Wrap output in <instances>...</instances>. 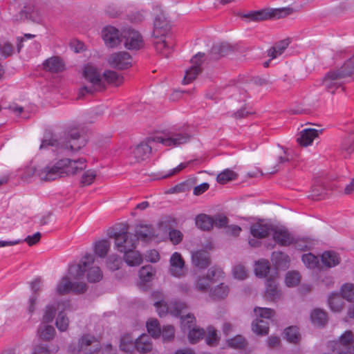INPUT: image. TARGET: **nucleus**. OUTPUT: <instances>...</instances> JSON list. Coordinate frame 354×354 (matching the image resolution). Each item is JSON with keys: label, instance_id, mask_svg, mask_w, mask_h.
<instances>
[{"label": "nucleus", "instance_id": "obj_1", "mask_svg": "<svg viewBox=\"0 0 354 354\" xmlns=\"http://www.w3.org/2000/svg\"><path fill=\"white\" fill-rule=\"evenodd\" d=\"M84 128L81 124L68 126L59 138H57L51 131H46L39 147L40 149L51 147L57 153L65 151L75 153L86 146L87 141L83 136Z\"/></svg>", "mask_w": 354, "mask_h": 354}, {"label": "nucleus", "instance_id": "obj_2", "mask_svg": "<svg viewBox=\"0 0 354 354\" xmlns=\"http://www.w3.org/2000/svg\"><path fill=\"white\" fill-rule=\"evenodd\" d=\"M86 159L81 158L77 160L63 158L53 165H48L43 169H34L33 174L41 180L50 181L58 178L74 175L86 169Z\"/></svg>", "mask_w": 354, "mask_h": 354}, {"label": "nucleus", "instance_id": "obj_3", "mask_svg": "<svg viewBox=\"0 0 354 354\" xmlns=\"http://www.w3.org/2000/svg\"><path fill=\"white\" fill-rule=\"evenodd\" d=\"M192 137L191 134L186 132L173 133L171 136L165 138L160 136L149 137L134 148L132 155L137 162H140L148 158L151 153L152 147L150 145L151 142L161 143L168 147H176L188 142Z\"/></svg>", "mask_w": 354, "mask_h": 354}, {"label": "nucleus", "instance_id": "obj_4", "mask_svg": "<svg viewBox=\"0 0 354 354\" xmlns=\"http://www.w3.org/2000/svg\"><path fill=\"white\" fill-rule=\"evenodd\" d=\"M354 74V55L348 59L344 64L336 69L326 73L322 80V85L325 89L331 93L343 86L345 79Z\"/></svg>", "mask_w": 354, "mask_h": 354}, {"label": "nucleus", "instance_id": "obj_5", "mask_svg": "<svg viewBox=\"0 0 354 354\" xmlns=\"http://www.w3.org/2000/svg\"><path fill=\"white\" fill-rule=\"evenodd\" d=\"M295 10L290 6L278 8H264L259 10H250L246 13L241 11L235 13L236 16L243 19H248L250 21H275L293 15Z\"/></svg>", "mask_w": 354, "mask_h": 354}, {"label": "nucleus", "instance_id": "obj_6", "mask_svg": "<svg viewBox=\"0 0 354 354\" xmlns=\"http://www.w3.org/2000/svg\"><path fill=\"white\" fill-rule=\"evenodd\" d=\"M104 13L111 19H120L128 22H142L146 20L147 12L145 10L123 12L122 9L113 4L107 5Z\"/></svg>", "mask_w": 354, "mask_h": 354}, {"label": "nucleus", "instance_id": "obj_7", "mask_svg": "<svg viewBox=\"0 0 354 354\" xmlns=\"http://www.w3.org/2000/svg\"><path fill=\"white\" fill-rule=\"evenodd\" d=\"M121 43L129 50H139L145 46L141 34L133 29L128 28L122 30Z\"/></svg>", "mask_w": 354, "mask_h": 354}, {"label": "nucleus", "instance_id": "obj_8", "mask_svg": "<svg viewBox=\"0 0 354 354\" xmlns=\"http://www.w3.org/2000/svg\"><path fill=\"white\" fill-rule=\"evenodd\" d=\"M353 344V334L348 330L340 336L339 340L333 343L332 348L337 354H354Z\"/></svg>", "mask_w": 354, "mask_h": 354}, {"label": "nucleus", "instance_id": "obj_9", "mask_svg": "<svg viewBox=\"0 0 354 354\" xmlns=\"http://www.w3.org/2000/svg\"><path fill=\"white\" fill-rule=\"evenodd\" d=\"M132 57L126 51H120L111 54L108 58L111 67L117 70H125L132 66Z\"/></svg>", "mask_w": 354, "mask_h": 354}, {"label": "nucleus", "instance_id": "obj_10", "mask_svg": "<svg viewBox=\"0 0 354 354\" xmlns=\"http://www.w3.org/2000/svg\"><path fill=\"white\" fill-rule=\"evenodd\" d=\"M102 37L107 47L115 48L121 44L122 32L115 27L108 25L102 29Z\"/></svg>", "mask_w": 354, "mask_h": 354}, {"label": "nucleus", "instance_id": "obj_11", "mask_svg": "<svg viewBox=\"0 0 354 354\" xmlns=\"http://www.w3.org/2000/svg\"><path fill=\"white\" fill-rule=\"evenodd\" d=\"M205 56V53H198L196 54L191 59L193 65L187 70L185 71L183 84H187L195 80L197 75L201 72V64L203 63L202 58Z\"/></svg>", "mask_w": 354, "mask_h": 354}, {"label": "nucleus", "instance_id": "obj_12", "mask_svg": "<svg viewBox=\"0 0 354 354\" xmlns=\"http://www.w3.org/2000/svg\"><path fill=\"white\" fill-rule=\"evenodd\" d=\"M127 229L122 230V232L115 241V248L120 252L124 253L131 249H136L137 239L133 234L128 232Z\"/></svg>", "mask_w": 354, "mask_h": 354}, {"label": "nucleus", "instance_id": "obj_13", "mask_svg": "<svg viewBox=\"0 0 354 354\" xmlns=\"http://www.w3.org/2000/svg\"><path fill=\"white\" fill-rule=\"evenodd\" d=\"M79 345L84 354H96L100 351V344L94 336L83 335L79 340Z\"/></svg>", "mask_w": 354, "mask_h": 354}, {"label": "nucleus", "instance_id": "obj_14", "mask_svg": "<svg viewBox=\"0 0 354 354\" xmlns=\"http://www.w3.org/2000/svg\"><path fill=\"white\" fill-rule=\"evenodd\" d=\"M276 279L277 275H271L266 279L264 297L267 301H276L281 297V290L279 288Z\"/></svg>", "mask_w": 354, "mask_h": 354}, {"label": "nucleus", "instance_id": "obj_15", "mask_svg": "<svg viewBox=\"0 0 354 354\" xmlns=\"http://www.w3.org/2000/svg\"><path fill=\"white\" fill-rule=\"evenodd\" d=\"M169 262V271L171 275L180 277L185 274V261L179 252L173 253Z\"/></svg>", "mask_w": 354, "mask_h": 354}, {"label": "nucleus", "instance_id": "obj_16", "mask_svg": "<svg viewBox=\"0 0 354 354\" xmlns=\"http://www.w3.org/2000/svg\"><path fill=\"white\" fill-rule=\"evenodd\" d=\"M192 261L194 266L199 269H205L211 263L209 254L204 250H197L193 252Z\"/></svg>", "mask_w": 354, "mask_h": 354}, {"label": "nucleus", "instance_id": "obj_17", "mask_svg": "<svg viewBox=\"0 0 354 354\" xmlns=\"http://www.w3.org/2000/svg\"><path fill=\"white\" fill-rule=\"evenodd\" d=\"M40 13L34 6H26L15 15L16 21L29 20L37 22L39 20Z\"/></svg>", "mask_w": 354, "mask_h": 354}, {"label": "nucleus", "instance_id": "obj_18", "mask_svg": "<svg viewBox=\"0 0 354 354\" xmlns=\"http://www.w3.org/2000/svg\"><path fill=\"white\" fill-rule=\"evenodd\" d=\"M271 261L276 270H286L289 268L290 259L289 256L281 251H274L272 253Z\"/></svg>", "mask_w": 354, "mask_h": 354}, {"label": "nucleus", "instance_id": "obj_19", "mask_svg": "<svg viewBox=\"0 0 354 354\" xmlns=\"http://www.w3.org/2000/svg\"><path fill=\"white\" fill-rule=\"evenodd\" d=\"M233 51V48L227 43H221L214 45L209 52V58L217 60L221 57L227 55Z\"/></svg>", "mask_w": 354, "mask_h": 354}, {"label": "nucleus", "instance_id": "obj_20", "mask_svg": "<svg viewBox=\"0 0 354 354\" xmlns=\"http://www.w3.org/2000/svg\"><path fill=\"white\" fill-rule=\"evenodd\" d=\"M43 66L45 71L53 73L62 72L65 68L62 59L57 56H53L45 60Z\"/></svg>", "mask_w": 354, "mask_h": 354}, {"label": "nucleus", "instance_id": "obj_21", "mask_svg": "<svg viewBox=\"0 0 354 354\" xmlns=\"http://www.w3.org/2000/svg\"><path fill=\"white\" fill-rule=\"evenodd\" d=\"M322 131V129H305L301 131L300 136L297 138V141L301 146L307 147L312 144L313 140L318 137L319 133Z\"/></svg>", "mask_w": 354, "mask_h": 354}, {"label": "nucleus", "instance_id": "obj_22", "mask_svg": "<svg viewBox=\"0 0 354 354\" xmlns=\"http://www.w3.org/2000/svg\"><path fill=\"white\" fill-rule=\"evenodd\" d=\"M273 230L272 225L256 223L250 227V234L254 238L261 239L269 236Z\"/></svg>", "mask_w": 354, "mask_h": 354}, {"label": "nucleus", "instance_id": "obj_23", "mask_svg": "<svg viewBox=\"0 0 354 354\" xmlns=\"http://www.w3.org/2000/svg\"><path fill=\"white\" fill-rule=\"evenodd\" d=\"M83 75L84 78L92 84L98 86H102V77L97 68L94 66L87 64L84 66Z\"/></svg>", "mask_w": 354, "mask_h": 354}, {"label": "nucleus", "instance_id": "obj_24", "mask_svg": "<svg viewBox=\"0 0 354 354\" xmlns=\"http://www.w3.org/2000/svg\"><path fill=\"white\" fill-rule=\"evenodd\" d=\"M153 345L148 335L142 334L136 339L135 350L142 354H146L152 351Z\"/></svg>", "mask_w": 354, "mask_h": 354}, {"label": "nucleus", "instance_id": "obj_25", "mask_svg": "<svg viewBox=\"0 0 354 354\" xmlns=\"http://www.w3.org/2000/svg\"><path fill=\"white\" fill-rule=\"evenodd\" d=\"M339 150L346 156H350L354 151V129L342 138Z\"/></svg>", "mask_w": 354, "mask_h": 354}, {"label": "nucleus", "instance_id": "obj_26", "mask_svg": "<svg viewBox=\"0 0 354 354\" xmlns=\"http://www.w3.org/2000/svg\"><path fill=\"white\" fill-rule=\"evenodd\" d=\"M272 237L274 241L281 246H289L294 242V239L291 237L289 232L286 230H275Z\"/></svg>", "mask_w": 354, "mask_h": 354}, {"label": "nucleus", "instance_id": "obj_27", "mask_svg": "<svg viewBox=\"0 0 354 354\" xmlns=\"http://www.w3.org/2000/svg\"><path fill=\"white\" fill-rule=\"evenodd\" d=\"M136 339L130 333H125L120 337V349L127 353H133L135 351Z\"/></svg>", "mask_w": 354, "mask_h": 354}, {"label": "nucleus", "instance_id": "obj_28", "mask_svg": "<svg viewBox=\"0 0 354 354\" xmlns=\"http://www.w3.org/2000/svg\"><path fill=\"white\" fill-rule=\"evenodd\" d=\"M321 259L324 265L328 268L335 267L340 263L339 254L332 250L325 251L322 254Z\"/></svg>", "mask_w": 354, "mask_h": 354}, {"label": "nucleus", "instance_id": "obj_29", "mask_svg": "<svg viewBox=\"0 0 354 354\" xmlns=\"http://www.w3.org/2000/svg\"><path fill=\"white\" fill-rule=\"evenodd\" d=\"M124 259L129 266H136L140 265L142 261V257L138 251L135 249H131L124 252Z\"/></svg>", "mask_w": 354, "mask_h": 354}, {"label": "nucleus", "instance_id": "obj_30", "mask_svg": "<svg viewBox=\"0 0 354 354\" xmlns=\"http://www.w3.org/2000/svg\"><path fill=\"white\" fill-rule=\"evenodd\" d=\"M310 319L314 324L324 326L328 322V314L323 309L315 308L311 312Z\"/></svg>", "mask_w": 354, "mask_h": 354}, {"label": "nucleus", "instance_id": "obj_31", "mask_svg": "<svg viewBox=\"0 0 354 354\" xmlns=\"http://www.w3.org/2000/svg\"><path fill=\"white\" fill-rule=\"evenodd\" d=\"M230 288L228 286L221 283L214 288L209 290V297L214 300H220L225 299L229 294Z\"/></svg>", "mask_w": 354, "mask_h": 354}, {"label": "nucleus", "instance_id": "obj_32", "mask_svg": "<svg viewBox=\"0 0 354 354\" xmlns=\"http://www.w3.org/2000/svg\"><path fill=\"white\" fill-rule=\"evenodd\" d=\"M327 194L328 189L324 185V183H317L312 186L308 198L313 201H319L324 198Z\"/></svg>", "mask_w": 354, "mask_h": 354}, {"label": "nucleus", "instance_id": "obj_33", "mask_svg": "<svg viewBox=\"0 0 354 354\" xmlns=\"http://www.w3.org/2000/svg\"><path fill=\"white\" fill-rule=\"evenodd\" d=\"M196 225L203 231H209L214 226L213 218L205 214H199L196 218Z\"/></svg>", "mask_w": 354, "mask_h": 354}, {"label": "nucleus", "instance_id": "obj_34", "mask_svg": "<svg viewBox=\"0 0 354 354\" xmlns=\"http://www.w3.org/2000/svg\"><path fill=\"white\" fill-rule=\"evenodd\" d=\"M226 344L229 348L243 350L248 346V342L243 335H236V336L227 339Z\"/></svg>", "mask_w": 354, "mask_h": 354}, {"label": "nucleus", "instance_id": "obj_35", "mask_svg": "<svg viewBox=\"0 0 354 354\" xmlns=\"http://www.w3.org/2000/svg\"><path fill=\"white\" fill-rule=\"evenodd\" d=\"M152 37L155 39L165 40V37L171 29L169 24H153Z\"/></svg>", "mask_w": 354, "mask_h": 354}, {"label": "nucleus", "instance_id": "obj_36", "mask_svg": "<svg viewBox=\"0 0 354 354\" xmlns=\"http://www.w3.org/2000/svg\"><path fill=\"white\" fill-rule=\"evenodd\" d=\"M343 297L342 294L332 293L328 299V305L333 312H340L343 308Z\"/></svg>", "mask_w": 354, "mask_h": 354}, {"label": "nucleus", "instance_id": "obj_37", "mask_svg": "<svg viewBox=\"0 0 354 354\" xmlns=\"http://www.w3.org/2000/svg\"><path fill=\"white\" fill-rule=\"evenodd\" d=\"M284 337L286 340L292 344H297L300 342L301 335L299 328L295 326H291L284 330Z\"/></svg>", "mask_w": 354, "mask_h": 354}, {"label": "nucleus", "instance_id": "obj_38", "mask_svg": "<svg viewBox=\"0 0 354 354\" xmlns=\"http://www.w3.org/2000/svg\"><path fill=\"white\" fill-rule=\"evenodd\" d=\"M270 266L268 260L261 259L256 262L254 272L257 277L263 278L267 277L270 272Z\"/></svg>", "mask_w": 354, "mask_h": 354}, {"label": "nucleus", "instance_id": "obj_39", "mask_svg": "<svg viewBox=\"0 0 354 354\" xmlns=\"http://www.w3.org/2000/svg\"><path fill=\"white\" fill-rule=\"evenodd\" d=\"M156 271L151 265L142 266L139 270V277L143 283L151 282L155 276Z\"/></svg>", "mask_w": 354, "mask_h": 354}, {"label": "nucleus", "instance_id": "obj_40", "mask_svg": "<svg viewBox=\"0 0 354 354\" xmlns=\"http://www.w3.org/2000/svg\"><path fill=\"white\" fill-rule=\"evenodd\" d=\"M153 235V230L151 227H149L147 225H142L140 226V229L136 230L133 236L137 239V242L138 240L146 242L151 240Z\"/></svg>", "mask_w": 354, "mask_h": 354}, {"label": "nucleus", "instance_id": "obj_41", "mask_svg": "<svg viewBox=\"0 0 354 354\" xmlns=\"http://www.w3.org/2000/svg\"><path fill=\"white\" fill-rule=\"evenodd\" d=\"M180 328L183 333L188 332L190 329L196 326V319L194 314L187 313L184 316H180Z\"/></svg>", "mask_w": 354, "mask_h": 354}, {"label": "nucleus", "instance_id": "obj_42", "mask_svg": "<svg viewBox=\"0 0 354 354\" xmlns=\"http://www.w3.org/2000/svg\"><path fill=\"white\" fill-rule=\"evenodd\" d=\"M111 243L107 239H102L95 242L94 246V252L96 255L101 258L106 256L110 250Z\"/></svg>", "mask_w": 354, "mask_h": 354}, {"label": "nucleus", "instance_id": "obj_43", "mask_svg": "<svg viewBox=\"0 0 354 354\" xmlns=\"http://www.w3.org/2000/svg\"><path fill=\"white\" fill-rule=\"evenodd\" d=\"M86 269L80 262L77 264L71 265L68 269V275L74 279H81L84 276Z\"/></svg>", "mask_w": 354, "mask_h": 354}, {"label": "nucleus", "instance_id": "obj_44", "mask_svg": "<svg viewBox=\"0 0 354 354\" xmlns=\"http://www.w3.org/2000/svg\"><path fill=\"white\" fill-rule=\"evenodd\" d=\"M187 308V305L186 303L180 301H175L171 302L169 304V312L170 313L175 316V317H179L180 318V316H184L185 315H183L185 310Z\"/></svg>", "mask_w": 354, "mask_h": 354}, {"label": "nucleus", "instance_id": "obj_45", "mask_svg": "<svg viewBox=\"0 0 354 354\" xmlns=\"http://www.w3.org/2000/svg\"><path fill=\"white\" fill-rule=\"evenodd\" d=\"M205 331L203 328L195 326L188 331V339L191 344H196L203 339Z\"/></svg>", "mask_w": 354, "mask_h": 354}, {"label": "nucleus", "instance_id": "obj_46", "mask_svg": "<svg viewBox=\"0 0 354 354\" xmlns=\"http://www.w3.org/2000/svg\"><path fill=\"white\" fill-rule=\"evenodd\" d=\"M254 313L256 315V317L271 320L275 316V310L270 308H262L256 306L254 308Z\"/></svg>", "mask_w": 354, "mask_h": 354}, {"label": "nucleus", "instance_id": "obj_47", "mask_svg": "<svg viewBox=\"0 0 354 354\" xmlns=\"http://www.w3.org/2000/svg\"><path fill=\"white\" fill-rule=\"evenodd\" d=\"M72 282L67 276L62 278L57 283L56 291L59 295H65L71 292Z\"/></svg>", "mask_w": 354, "mask_h": 354}, {"label": "nucleus", "instance_id": "obj_48", "mask_svg": "<svg viewBox=\"0 0 354 354\" xmlns=\"http://www.w3.org/2000/svg\"><path fill=\"white\" fill-rule=\"evenodd\" d=\"M147 331L151 337L155 339L159 338L161 335V328L156 319H152L147 322Z\"/></svg>", "mask_w": 354, "mask_h": 354}, {"label": "nucleus", "instance_id": "obj_49", "mask_svg": "<svg viewBox=\"0 0 354 354\" xmlns=\"http://www.w3.org/2000/svg\"><path fill=\"white\" fill-rule=\"evenodd\" d=\"M153 46L156 52L162 55L163 57L168 58L172 52L165 40L154 41Z\"/></svg>", "mask_w": 354, "mask_h": 354}, {"label": "nucleus", "instance_id": "obj_50", "mask_svg": "<svg viewBox=\"0 0 354 354\" xmlns=\"http://www.w3.org/2000/svg\"><path fill=\"white\" fill-rule=\"evenodd\" d=\"M301 260L305 266L310 269H315L319 266V258L311 252L304 254Z\"/></svg>", "mask_w": 354, "mask_h": 354}, {"label": "nucleus", "instance_id": "obj_51", "mask_svg": "<svg viewBox=\"0 0 354 354\" xmlns=\"http://www.w3.org/2000/svg\"><path fill=\"white\" fill-rule=\"evenodd\" d=\"M86 278L89 283H97L102 280L103 274L100 268L97 266L86 269Z\"/></svg>", "mask_w": 354, "mask_h": 354}, {"label": "nucleus", "instance_id": "obj_52", "mask_svg": "<svg viewBox=\"0 0 354 354\" xmlns=\"http://www.w3.org/2000/svg\"><path fill=\"white\" fill-rule=\"evenodd\" d=\"M220 337L217 330L212 326L207 327V335L205 337V342L209 346H216L218 344Z\"/></svg>", "mask_w": 354, "mask_h": 354}, {"label": "nucleus", "instance_id": "obj_53", "mask_svg": "<svg viewBox=\"0 0 354 354\" xmlns=\"http://www.w3.org/2000/svg\"><path fill=\"white\" fill-rule=\"evenodd\" d=\"M236 178L237 174L234 171L227 169L217 175L216 180L218 183L224 185Z\"/></svg>", "mask_w": 354, "mask_h": 354}, {"label": "nucleus", "instance_id": "obj_54", "mask_svg": "<svg viewBox=\"0 0 354 354\" xmlns=\"http://www.w3.org/2000/svg\"><path fill=\"white\" fill-rule=\"evenodd\" d=\"M104 79L109 84H115L119 85L122 82L123 77L118 75V73L114 71L106 70L103 73Z\"/></svg>", "mask_w": 354, "mask_h": 354}, {"label": "nucleus", "instance_id": "obj_55", "mask_svg": "<svg viewBox=\"0 0 354 354\" xmlns=\"http://www.w3.org/2000/svg\"><path fill=\"white\" fill-rule=\"evenodd\" d=\"M192 180H185L183 183H180L173 187H171L167 192V194H176V193H183L189 192L191 190L192 187Z\"/></svg>", "mask_w": 354, "mask_h": 354}, {"label": "nucleus", "instance_id": "obj_56", "mask_svg": "<svg viewBox=\"0 0 354 354\" xmlns=\"http://www.w3.org/2000/svg\"><path fill=\"white\" fill-rule=\"evenodd\" d=\"M68 324L69 320L65 313L64 311L59 312L55 322V325L58 330L62 332L67 330Z\"/></svg>", "mask_w": 354, "mask_h": 354}, {"label": "nucleus", "instance_id": "obj_57", "mask_svg": "<svg viewBox=\"0 0 354 354\" xmlns=\"http://www.w3.org/2000/svg\"><path fill=\"white\" fill-rule=\"evenodd\" d=\"M342 297L346 300L354 302V284L346 283L341 289Z\"/></svg>", "mask_w": 354, "mask_h": 354}, {"label": "nucleus", "instance_id": "obj_58", "mask_svg": "<svg viewBox=\"0 0 354 354\" xmlns=\"http://www.w3.org/2000/svg\"><path fill=\"white\" fill-rule=\"evenodd\" d=\"M223 274L224 272L221 268L212 267L208 270L206 277L208 278L210 283H214L223 278Z\"/></svg>", "mask_w": 354, "mask_h": 354}, {"label": "nucleus", "instance_id": "obj_59", "mask_svg": "<svg viewBox=\"0 0 354 354\" xmlns=\"http://www.w3.org/2000/svg\"><path fill=\"white\" fill-rule=\"evenodd\" d=\"M251 328L256 335L263 337L269 334L270 326L268 325H259L257 322H252Z\"/></svg>", "mask_w": 354, "mask_h": 354}, {"label": "nucleus", "instance_id": "obj_60", "mask_svg": "<svg viewBox=\"0 0 354 354\" xmlns=\"http://www.w3.org/2000/svg\"><path fill=\"white\" fill-rule=\"evenodd\" d=\"M286 284L288 287H294L300 282V275L298 272H288L286 275Z\"/></svg>", "mask_w": 354, "mask_h": 354}, {"label": "nucleus", "instance_id": "obj_61", "mask_svg": "<svg viewBox=\"0 0 354 354\" xmlns=\"http://www.w3.org/2000/svg\"><path fill=\"white\" fill-rule=\"evenodd\" d=\"M161 335L164 342H169L174 339L175 328L172 325H167L163 326L161 330Z\"/></svg>", "mask_w": 354, "mask_h": 354}, {"label": "nucleus", "instance_id": "obj_62", "mask_svg": "<svg viewBox=\"0 0 354 354\" xmlns=\"http://www.w3.org/2000/svg\"><path fill=\"white\" fill-rule=\"evenodd\" d=\"M39 337L46 341H49L54 337L55 330L52 326L47 325L41 330H39Z\"/></svg>", "mask_w": 354, "mask_h": 354}, {"label": "nucleus", "instance_id": "obj_63", "mask_svg": "<svg viewBox=\"0 0 354 354\" xmlns=\"http://www.w3.org/2000/svg\"><path fill=\"white\" fill-rule=\"evenodd\" d=\"M56 314V308L53 305H47L44 310L42 321L48 324L53 321Z\"/></svg>", "mask_w": 354, "mask_h": 354}, {"label": "nucleus", "instance_id": "obj_64", "mask_svg": "<svg viewBox=\"0 0 354 354\" xmlns=\"http://www.w3.org/2000/svg\"><path fill=\"white\" fill-rule=\"evenodd\" d=\"M210 286V281L207 277H199L195 283V288L202 292L207 291Z\"/></svg>", "mask_w": 354, "mask_h": 354}]
</instances>
